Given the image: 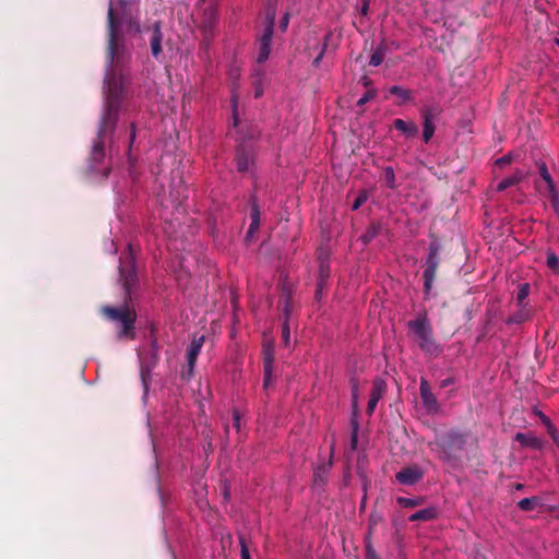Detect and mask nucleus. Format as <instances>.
<instances>
[{"label":"nucleus","instance_id":"58","mask_svg":"<svg viewBox=\"0 0 559 559\" xmlns=\"http://www.w3.org/2000/svg\"><path fill=\"white\" fill-rule=\"evenodd\" d=\"M261 94H262V92H261V91H258V90L255 91V97H260V96H261Z\"/></svg>","mask_w":559,"mask_h":559},{"label":"nucleus","instance_id":"61","mask_svg":"<svg viewBox=\"0 0 559 559\" xmlns=\"http://www.w3.org/2000/svg\"><path fill=\"white\" fill-rule=\"evenodd\" d=\"M109 169L106 168L105 176H108Z\"/></svg>","mask_w":559,"mask_h":559},{"label":"nucleus","instance_id":"56","mask_svg":"<svg viewBox=\"0 0 559 559\" xmlns=\"http://www.w3.org/2000/svg\"><path fill=\"white\" fill-rule=\"evenodd\" d=\"M233 117H234V124L237 126L238 124V117H237V114H236V109H234Z\"/></svg>","mask_w":559,"mask_h":559},{"label":"nucleus","instance_id":"43","mask_svg":"<svg viewBox=\"0 0 559 559\" xmlns=\"http://www.w3.org/2000/svg\"><path fill=\"white\" fill-rule=\"evenodd\" d=\"M374 96H376L374 91H368L358 99L357 105L362 106L366 103H368L370 99H372Z\"/></svg>","mask_w":559,"mask_h":559},{"label":"nucleus","instance_id":"45","mask_svg":"<svg viewBox=\"0 0 559 559\" xmlns=\"http://www.w3.org/2000/svg\"><path fill=\"white\" fill-rule=\"evenodd\" d=\"M241 415L238 409L233 411V425L237 430H240Z\"/></svg>","mask_w":559,"mask_h":559},{"label":"nucleus","instance_id":"14","mask_svg":"<svg viewBox=\"0 0 559 559\" xmlns=\"http://www.w3.org/2000/svg\"><path fill=\"white\" fill-rule=\"evenodd\" d=\"M105 139H99L97 136V140L94 142L91 156H90V168L93 171H99L98 165L102 164L105 159Z\"/></svg>","mask_w":559,"mask_h":559},{"label":"nucleus","instance_id":"55","mask_svg":"<svg viewBox=\"0 0 559 559\" xmlns=\"http://www.w3.org/2000/svg\"><path fill=\"white\" fill-rule=\"evenodd\" d=\"M548 432L550 433V436L552 437L554 440H556V429L555 427L552 426V429H548Z\"/></svg>","mask_w":559,"mask_h":559},{"label":"nucleus","instance_id":"2","mask_svg":"<svg viewBox=\"0 0 559 559\" xmlns=\"http://www.w3.org/2000/svg\"><path fill=\"white\" fill-rule=\"evenodd\" d=\"M120 8L119 16L110 2L107 12V62L110 69H115L114 64L119 63L123 57L124 39L120 33L121 23H126L127 31L140 34L142 26L136 16H131L128 12L129 0H118Z\"/></svg>","mask_w":559,"mask_h":559},{"label":"nucleus","instance_id":"35","mask_svg":"<svg viewBox=\"0 0 559 559\" xmlns=\"http://www.w3.org/2000/svg\"><path fill=\"white\" fill-rule=\"evenodd\" d=\"M545 195H548L551 207L554 209L556 215L559 217V194L557 188L554 190L546 191Z\"/></svg>","mask_w":559,"mask_h":559},{"label":"nucleus","instance_id":"54","mask_svg":"<svg viewBox=\"0 0 559 559\" xmlns=\"http://www.w3.org/2000/svg\"><path fill=\"white\" fill-rule=\"evenodd\" d=\"M452 383H453V379L452 378H447V379L441 381L440 386L441 388H447L448 385H450Z\"/></svg>","mask_w":559,"mask_h":559},{"label":"nucleus","instance_id":"57","mask_svg":"<svg viewBox=\"0 0 559 559\" xmlns=\"http://www.w3.org/2000/svg\"><path fill=\"white\" fill-rule=\"evenodd\" d=\"M514 488H515L516 490H522V489L524 488V485H523V484L518 483V484H515V485H514Z\"/></svg>","mask_w":559,"mask_h":559},{"label":"nucleus","instance_id":"20","mask_svg":"<svg viewBox=\"0 0 559 559\" xmlns=\"http://www.w3.org/2000/svg\"><path fill=\"white\" fill-rule=\"evenodd\" d=\"M393 126L396 130L401 131L408 138H413L418 133V127L413 121H405L403 119H395Z\"/></svg>","mask_w":559,"mask_h":559},{"label":"nucleus","instance_id":"5","mask_svg":"<svg viewBox=\"0 0 559 559\" xmlns=\"http://www.w3.org/2000/svg\"><path fill=\"white\" fill-rule=\"evenodd\" d=\"M407 326L414 342L425 354L438 356L441 353V346L433 336L432 325L426 314L408 321Z\"/></svg>","mask_w":559,"mask_h":559},{"label":"nucleus","instance_id":"19","mask_svg":"<svg viewBox=\"0 0 559 559\" xmlns=\"http://www.w3.org/2000/svg\"><path fill=\"white\" fill-rule=\"evenodd\" d=\"M519 307V310L507 319V324H521L530 320L531 308L528 307V305H522Z\"/></svg>","mask_w":559,"mask_h":559},{"label":"nucleus","instance_id":"24","mask_svg":"<svg viewBox=\"0 0 559 559\" xmlns=\"http://www.w3.org/2000/svg\"><path fill=\"white\" fill-rule=\"evenodd\" d=\"M518 507L524 512L533 511L536 508L542 507V499L538 497L524 498L518 502Z\"/></svg>","mask_w":559,"mask_h":559},{"label":"nucleus","instance_id":"17","mask_svg":"<svg viewBox=\"0 0 559 559\" xmlns=\"http://www.w3.org/2000/svg\"><path fill=\"white\" fill-rule=\"evenodd\" d=\"M236 166L239 173H246L249 170L250 165L253 162L252 153L245 147H239L236 153Z\"/></svg>","mask_w":559,"mask_h":559},{"label":"nucleus","instance_id":"6","mask_svg":"<svg viewBox=\"0 0 559 559\" xmlns=\"http://www.w3.org/2000/svg\"><path fill=\"white\" fill-rule=\"evenodd\" d=\"M442 250V243L439 238L435 235H430V242L428 247V255L425 261V270L423 273L424 278V293L429 295L435 280L437 277V270L441 262L440 253Z\"/></svg>","mask_w":559,"mask_h":559},{"label":"nucleus","instance_id":"9","mask_svg":"<svg viewBox=\"0 0 559 559\" xmlns=\"http://www.w3.org/2000/svg\"><path fill=\"white\" fill-rule=\"evenodd\" d=\"M216 21H217L216 11L213 8L204 9L203 16L200 22V29L203 35V41L206 45L210 44L211 39L214 36Z\"/></svg>","mask_w":559,"mask_h":559},{"label":"nucleus","instance_id":"15","mask_svg":"<svg viewBox=\"0 0 559 559\" xmlns=\"http://www.w3.org/2000/svg\"><path fill=\"white\" fill-rule=\"evenodd\" d=\"M274 362V350L271 344L264 345L263 348V364H264V389H267L272 380Z\"/></svg>","mask_w":559,"mask_h":559},{"label":"nucleus","instance_id":"52","mask_svg":"<svg viewBox=\"0 0 559 559\" xmlns=\"http://www.w3.org/2000/svg\"><path fill=\"white\" fill-rule=\"evenodd\" d=\"M368 10H369V2H368V0H364V3L361 5V8H360V14L361 15H367Z\"/></svg>","mask_w":559,"mask_h":559},{"label":"nucleus","instance_id":"53","mask_svg":"<svg viewBox=\"0 0 559 559\" xmlns=\"http://www.w3.org/2000/svg\"><path fill=\"white\" fill-rule=\"evenodd\" d=\"M357 442H358V439H357V431L356 429L354 430V433L352 435V439H350V445H352V449H356L357 447Z\"/></svg>","mask_w":559,"mask_h":559},{"label":"nucleus","instance_id":"8","mask_svg":"<svg viewBox=\"0 0 559 559\" xmlns=\"http://www.w3.org/2000/svg\"><path fill=\"white\" fill-rule=\"evenodd\" d=\"M419 392H420L423 405L426 408V411L429 414L439 413L440 404H439L436 395L432 393L429 382L425 378L420 379Z\"/></svg>","mask_w":559,"mask_h":559},{"label":"nucleus","instance_id":"32","mask_svg":"<svg viewBox=\"0 0 559 559\" xmlns=\"http://www.w3.org/2000/svg\"><path fill=\"white\" fill-rule=\"evenodd\" d=\"M438 115H439V110L436 107L424 106L420 109V116H421L423 122H426V121L433 122V120L437 118Z\"/></svg>","mask_w":559,"mask_h":559},{"label":"nucleus","instance_id":"38","mask_svg":"<svg viewBox=\"0 0 559 559\" xmlns=\"http://www.w3.org/2000/svg\"><path fill=\"white\" fill-rule=\"evenodd\" d=\"M284 313H285L286 320L282 326V337H283L284 343L287 345L289 343V336H290L289 335V325H288V317H289L288 305L285 306Z\"/></svg>","mask_w":559,"mask_h":559},{"label":"nucleus","instance_id":"39","mask_svg":"<svg viewBox=\"0 0 559 559\" xmlns=\"http://www.w3.org/2000/svg\"><path fill=\"white\" fill-rule=\"evenodd\" d=\"M332 37V33H328L325 36H324V43H323V46L321 48V51L319 52V55L313 59L312 61V64L313 67H319L323 56H324V52L325 50L328 49V45H329V40L331 39Z\"/></svg>","mask_w":559,"mask_h":559},{"label":"nucleus","instance_id":"4","mask_svg":"<svg viewBox=\"0 0 559 559\" xmlns=\"http://www.w3.org/2000/svg\"><path fill=\"white\" fill-rule=\"evenodd\" d=\"M466 443V435L457 430H450L442 435H437L435 441L428 445L438 451L439 459L456 465L461 460V454Z\"/></svg>","mask_w":559,"mask_h":559},{"label":"nucleus","instance_id":"26","mask_svg":"<svg viewBox=\"0 0 559 559\" xmlns=\"http://www.w3.org/2000/svg\"><path fill=\"white\" fill-rule=\"evenodd\" d=\"M331 270L330 264L326 258H323L322 254L319 255V270H318V281L326 282L330 277Z\"/></svg>","mask_w":559,"mask_h":559},{"label":"nucleus","instance_id":"31","mask_svg":"<svg viewBox=\"0 0 559 559\" xmlns=\"http://www.w3.org/2000/svg\"><path fill=\"white\" fill-rule=\"evenodd\" d=\"M396 502L403 508H416L424 503V498H406V497H397Z\"/></svg>","mask_w":559,"mask_h":559},{"label":"nucleus","instance_id":"50","mask_svg":"<svg viewBox=\"0 0 559 559\" xmlns=\"http://www.w3.org/2000/svg\"><path fill=\"white\" fill-rule=\"evenodd\" d=\"M135 134H136V129H135V124L132 123L131 124V128H130V145H129V148H131L134 140H135Z\"/></svg>","mask_w":559,"mask_h":559},{"label":"nucleus","instance_id":"10","mask_svg":"<svg viewBox=\"0 0 559 559\" xmlns=\"http://www.w3.org/2000/svg\"><path fill=\"white\" fill-rule=\"evenodd\" d=\"M205 337L202 335L200 337H194L187 349V372H183V377L191 378L193 374V369L197 364L198 356L202 349Z\"/></svg>","mask_w":559,"mask_h":559},{"label":"nucleus","instance_id":"16","mask_svg":"<svg viewBox=\"0 0 559 559\" xmlns=\"http://www.w3.org/2000/svg\"><path fill=\"white\" fill-rule=\"evenodd\" d=\"M539 176L542 177L543 181L545 182V188L542 187L539 182H536V189L542 193L546 194V191L556 189V185L552 180V177L548 170L547 165L542 162L537 164Z\"/></svg>","mask_w":559,"mask_h":559},{"label":"nucleus","instance_id":"37","mask_svg":"<svg viewBox=\"0 0 559 559\" xmlns=\"http://www.w3.org/2000/svg\"><path fill=\"white\" fill-rule=\"evenodd\" d=\"M547 266L555 273H559V258L554 251L547 252Z\"/></svg>","mask_w":559,"mask_h":559},{"label":"nucleus","instance_id":"40","mask_svg":"<svg viewBox=\"0 0 559 559\" xmlns=\"http://www.w3.org/2000/svg\"><path fill=\"white\" fill-rule=\"evenodd\" d=\"M369 198L367 190H360L352 205L353 211H357Z\"/></svg>","mask_w":559,"mask_h":559},{"label":"nucleus","instance_id":"29","mask_svg":"<svg viewBox=\"0 0 559 559\" xmlns=\"http://www.w3.org/2000/svg\"><path fill=\"white\" fill-rule=\"evenodd\" d=\"M390 94L397 96L401 99V103H406L412 100V92L407 88H404L400 85H392L389 88Z\"/></svg>","mask_w":559,"mask_h":559},{"label":"nucleus","instance_id":"34","mask_svg":"<svg viewBox=\"0 0 559 559\" xmlns=\"http://www.w3.org/2000/svg\"><path fill=\"white\" fill-rule=\"evenodd\" d=\"M530 294V285L527 283H524L520 285L518 294H516V301L519 306L527 305L525 302V299L527 298Z\"/></svg>","mask_w":559,"mask_h":559},{"label":"nucleus","instance_id":"30","mask_svg":"<svg viewBox=\"0 0 559 559\" xmlns=\"http://www.w3.org/2000/svg\"><path fill=\"white\" fill-rule=\"evenodd\" d=\"M383 179L385 181V186L389 189L395 190L397 188L396 178H395L393 167L386 166L383 168Z\"/></svg>","mask_w":559,"mask_h":559},{"label":"nucleus","instance_id":"13","mask_svg":"<svg viewBox=\"0 0 559 559\" xmlns=\"http://www.w3.org/2000/svg\"><path fill=\"white\" fill-rule=\"evenodd\" d=\"M152 35L150 38V48L151 53L154 59L158 60L163 48H162V40H163V32H162V22L155 21L151 27Z\"/></svg>","mask_w":559,"mask_h":559},{"label":"nucleus","instance_id":"1","mask_svg":"<svg viewBox=\"0 0 559 559\" xmlns=\"http://www.w3.org/2000/svg\"><path fill=\"white\" fill-rule=\"evenodd\" d=\"M119 276L118 284L124 292L123 301L121 306H102L100 313L109 322L117 325V335L119 338L135 337V322L136 311L133 306V299L140 286V280L135 262V252L131 245H128V250L119 258Z\"/></svg>","mask_w":559,"mask_h":559},{"label":"nucleus","instance_id":"18","mask_svg":"<svg viewBox=\"0 0 559 559\" xmlns=\"http://www.w3.org/2000/svg\"><path fill=\"white\" fill-rule=\"evenodd\" d=\"M515 440L519 441L521 445L531 448L533 450H542L544 445L543 441L539 438L531 433L518 432L515 435Z\"/></svg>","mask_w":559,"mask_h":559},{"label":"nucleus","instance_id":"36","mask_svg":"<svg viewBox=\"0 0 559 559\" xmlns=\"http://www.w3.org/2000/svg\"><path fill=\"white\" fill-rule=\"evenodd\" d=\"M435 123L433 122H423V139L426 143H428L435 134Z\"/></svg>","mask_w":559,"mask_h":559},{"label":"nucleus","instance_id":"22","mask_svg":"<svg viewBox=\"0 0 559 559\" xmlns=\"http://www.w3.org/2000/svg\"><path fill=\"white\" fill-rule=\"evenodd\" d=\"M437 516H438L437 508L429 507V508L416 511L415 513L409 515L408 520L411 522H417V521L428 522V521L435 520Z\"/></svg>","mask_w":559,"mask_h":559},{"label":"nucleus","instance_id":"41","mask_svg":"<svg viewBox=\"0 0 559 559\" xmlns=\"http://www.w3.org/2000/svg\"><path fill=\"white\" fill-rule=\"evenodd\" d=\"M239 543H240V556L241 559H251L249 547L247 545L246 537L243 535H239Z\"/></svg>","mask_w":559,"mask_h":559},{"label":"nucleus","instance_id":"47","mask_svg":"<svg viewBox=\"0 0 559 559\" xmlns=\"http://www.w3.org/2000/svg\"><path fill=\"white\" fill-rule=\"evenodd\" d=\"M511 162H512V157H511V155H504V156H502V157L498 158V159L496 160V164H497L498 166H501V167H502V166L509 165Z\"/></svg>","mask_w":559,"mask_h":559},{"label":"nucleus","instance_id":"33","mask_svg":"<svg viewBox=\"0 0 559 559\" xmlns=\"http://www.w3.org/2000/svg\"><path fill=\"white\" fill-rule=\"evenodd\" d=\"M250 205H251L250 219L253 222L254 221L260 222V216H261L260 206H259L257 198L254 195L250 197Z\"/></svg>","mask_w":559,"mask_h":559},{"label":"nucleus","instance_id":"23","mask_svg":"<svg viewBox=\"0 0 559 559\" xmlns=\"http://www.w3.org/2000/svg\"><path fill=\"white\" fill-rule=\"evenodd\" d=\"M349 385L352 391V407L354 413L359 409V379L356 376L350 377Z\"/></svg>","mask_w":559,"mask_h":559},{"label":"nucleus","instance_id":"59","mask_svg":"<svg viewBox=\"0 0 559 559\" xmlns=\"http://www.w3.org/2000/svg\"><path fill=\"white\" fill-rule=\"evenodd\" d=\"M555 44L559 47V38H555Z\"/></svg>","mask_w":559,"mask_h":559},{"label":"nucleus","instance_id":"12","mask_svg":"<svg viewBox=\"0 0 559 559\" xmlns=\"http://www.w3.org/2000/svg\"><path fill=\"white\" fill-rule=\"evenodd\" d=\"M423 471L416 466H407L396 473L395 478L402 485H414L423 478Z\"/></svg>","mask_w":559,"mask_h":559},{"label":"nucleus","instance_id":"27","mask_svg":"<svg viewBox=\"0 0 559 559\" xmlns=\"http://www.w3.org/2000/svg\"><path fill=\"white\" fill-rule=\"evenodd\" d=\"M381 227L382 226L380 223H372L371 225H369L366 231L361 235V241L365 245L371 242L372 239L379 235Z\"/></svg>","mask_w":559,"mask_h":559},{"label":"nucleus","instance_id":"42","mask_svg":"<svg viewBox=\"0 0 559 559\" xmlns=\"http://www.w3.org/2000/svg\"><path fill=\"white\" fill-rule=\"evenodd\" d=\"M366 559H381L380 556L376 552L370 542H367L365 545Z\"/></svg>","mask_w":559,"mask_h":559},{"label":"nucleus","instance_id":"11","mask_svg":"<svg viewBox=\"0 0 559 559\" xmlns=\"http://www.w3.org/2000/svg\"><path fill=\"white\" fill-rule=\"evenodd\" d=\"M386 391V382L382 378H376L372 382L371 393L367 405V414H373L378 402L383 397Z\"/></svg>","mask_w":559,"mask_h":559},{"label":"nucleus","instance_id":"48","mask_svg":"<svg viewBox=\"0 0 559 559\" xmlns=\"http://www.w3.org/2000/svg\"><path fill=\"white\" fill-rule=\"evenodd\" d=\"M288 23H289V14H288V13H286V14L282 17V20H281V22H280V28H281L283 32H285V31H286V28H287V26H288Z\"/></svg>","mask_w":559,"mask_h":559},{"label":"nucleus","instance_id":"3","mask_svg":"<svg viewBox=\"0 0 559 559\" xmlns=\"http://www.w3.org/2000/svg\"><path fill=\"white\" fill-rule=\"evenodd\" d=\"M106 99L105 108L100 118L97 136L106 139L116 129L121 100L124 95L123 79L117 75L116 69H109L105 76Z\"/></svg>","mask_w":559,"mask_h":559},{"label":"nucleus","instance_id":"28","mask_svg":"<svg viewBox=\"0 0 559 559\" xmlns=\"http://www.w3.org/2000/svg\"><path fill=\"white\" fill-rule=\"evenodd\" d=\"M331 463L328 465H320L316 468L313 473V481L317 485H324L328 479V474L330 471Z\"/></svg>","mask_w":559,"mask_h":559},{"label":"nucleus","instance_id":"51","mask_svg":"<svg viewBox=\"0 0 559 559\" xmlns=\"http://www.w3.org/2000/svg\"><path fill=\"white\" fill-rule=\"evenodd\" d=\"M540 419H542L543 424L546 425L547 429H552V424L547 416H545L544 414H540Z\"/></svg>","mask_w":559,"mask_h":559},{"label":"nucleus","instance_id":"46","mask_svg":"<svg viewBox=\"0 0 559 559\" xmlns=\"http://www.w3.org/2000/svg\"><path fill=\"white\" fill-rule=\"evenodd\" d=\"M260 227V222L251 221L247 231V238L251 237Z\"/></svg>","mask_w":559,"mask_h":559},{"label":"nucleus","instance_id":"44","mask_svg":"<svg viewBox=\"0 0 559 559\" xmlns=\"http://www.w3.org/2000/svg\"><path fill=\"white\" fill-rule=\"evenodd\" d=\"M326 288V282H321L317 280L316 286V299L320 300L322 298L323 292Z\"/></svg>","mask_w":559,"mask_h":559},{"label":"nucleus","instance_id":"25","mask_svg":"<svg viewBox=\"0 0 559 559\" xmlns=\"http://www.w3.org/2000/svg\"><path fill=\"white\" fill-rule=\"evenodd\" d=\"M386 51L388 47L384 44L379 45L372 52L369 64L372 67H379L383 62Z\"/></svg>","mask_w":559,"mask_h":559},{"label":"nucleus","instance_id":"60","mask_svg":"<svg viewBox=\"0 0 559 559\" xmlns=\"http://www.w3.org/2000/svg\"><path fill=\"white\" fill-rule=\"evenodd\" d=\"M224 497H225V499H228V498H229V495H228V492H227V491H225Z\"/></svg>","mask_w":559,"mask_h":559},{"label":"nucleus","instance_id":"21","mask_svg":"<svg viewBox=\"0 0 559 559\" xmlns=\"http://www.w3.org/2000/svg\"><path fill=\"white\" fill-rule=\"evenodd\" d=\"M525 177H526V173H524L522 170H516L511 176L506 177L503 180H501L497 186V190L504 191L508 188L513 187V186L520 183L521 181H523Z\"/></svg>","mask_w":559,"mask_h":559},{"label":"nucleus","instance_id":"49","mask_svg":"<svg viewBox=\"0 0 559 559\" xmlns=\"http://www.w3.org/2000/svg\"><path fill=\"white\" fill-rule=\"evenodd\" d=\"M150 369H151L150 367H145V366L141 367V377H142V381L145 386H146V378L150 374Z\"/></svg>","mask_w":559,"mask_h":559},{"label":"nucleus","instance_id":"7","mask_svg":"<svg viewBox=\"0 0 559 559\" xmlns=\"http://www.w3.org/2000/svg\"><path fill=\"white\" fill-rule=\"evenodd\" d=\"M274 21H275L274 14H267L264 32L259 39V53L257 57L258 63L265 62L270 56L271 41H272L273 29H274Z\"/></svg>","mask_w":559,"mask_h":559}]
</instances>
